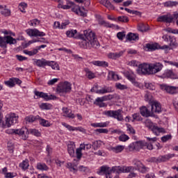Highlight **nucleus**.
Returning <instances> with one entry per match:
<instances>
[{
    "label": "nucleus",
    "instance_id": "6e6552de",
    "mask_svg": "<svg viewBox=\"0 0 178 178\" xmlns=\"http://www.w3.org/2000/svg\"><path fill=\"white\" fill-rule=\"evenodd\" d=\"M143 148H147V149H154V146L151 143H147L143 140H139L135 142V149L138 151V149H142Z\"/></svg>",
    "mask_w": 178,
    "mask_h": 178
},
{
    "label": "nucleus",
    "instance_id": "4be33fe9",
    "mask_svg": "<svg viewBox=\"0 0 178 178\" xmlns=\"http://www.w3.org/2000/svg\"><path fill=\"white\" fill-rule=\"evenodd\" d=\"M74 149H76V144H74V142H69L67 151L70 156H74Z\"/></svg>",
    "mask_w": 178,
    "mask_h": 178
},
{
    "label": "nucleus",
    "instance_id": "13d9d810",
    "mask_svg": "<svg viewBox=\"0 0 178 178\" xmlns=\"http://www.w3.org/2000/svg\"><path fill=\"white\" fill-rule=\"evenodd\" d=\"M172 138L171 135H166L163 137H161V140L163 143H166V141H169Z\"/></svg>",
    "mask_w": 178,
    "mask_h": 178
},
{
    "label": "nucleus",
    "instance_id": "20e7f679",
    "mask_svg": "<svg viewBox=\"0 0 178 178\" xmlns=\"http://www.w3.org/2000/svg\"><path fill=\"white\" fill-rule=\"evenodd\" d=\"M70 91H72V83L67 81L60 83L56 88L57 94H66Z\"/></svg>",
    "mask_w": 178,
    "mask_h": 178
},
{
    "label": "nucleus",
    "instance_id": "79ce46f5",
    "mask_svg": "<svg viewBox=\"0 0 178 178\" xmlns=\"http://www.w3.org/2000/svg\"><path fill=\"white\" fill-rule=\"evenodd\" d=\"M75 34H77V30H70L66 32L67 37L70 38L74 37Z\"/></svg>",
    "mask_w": 178,
    "mask_h": 178
},
{
    "label": "nucleus",
    "instance_id": "aec40b11",
    "mask_svg": "<svg viewBox=\"0 0 178 178\" xmlns=\"http://www.w3.org/2000/svg\"><path fill=\"white\" fill-rule=\"evenodd\" d=\"M34 65H36L38 67H44L47 66L48 60L42 58V59H35L34 60Z\"/></svg>",
    "mask_w": 178,
    "mask_h": 178
},
{
    "label": "nucleus",
    "instance_id": "c9c22d12",
    "mask_svg": "<svg viewBox=\"0 0 178 178\" xmlns=\"http://www.w3.org/2000/svg\"><path fill=\"white\" fill-rule=\"evenodd\" d=\"M110 170H111V173L112 172L122 173L123 172V168L120 166H115V167H113L112 169H110Z\"/></svg>",
    "mask_w": 178,
    "mask_h": 178
},
{
    "label": "nucleus",
    "instance_id": "c756f323",
    "mask_svg": "<svg viewBox=\"0 0 178 178\" xmlns=\"http://www.w3.org/2000/svg\"><path fill=\"white\" fill-rule=\"evenodd\" d=\"M47 66H50L54 70H59V64L55 61H47Z\"/></svg>",
    "mask_w": 178,
    "mask_h": 178
},
{
    "label": "nucleus",
    "instance_id": "49530a36",
    "mask_svg": "<svg viewBox=\"0 0 178 178\" xmlns=\"http://www.w3.org/2000/svg\"><path fill=\"white\" fill-rule=\"evenodd\" d=\"M40 21L38 19H34L30 21L29 24L33 27H37V26L40 25Z\"/></svg>",
    "mask_w": 178,
    "mask_h": 178
},
{
    "label": "nucleus",
    "instance_id": "0e129e2a",
    "mask_svg": "<svg viewBox=\"0 0 178 178\" xmlns=\"http://www.w3.org/2000/svg\"><path fill=\"white\" fill-rule=\"evenodd\" d=\"M126 37V33L124 32H119L117 33V38L118 40H123Z\"/></svg>",
    "mask_w": 178,
    "mask_h": 178
},
{
    "label": "nucleus",
    "instance_id": "4468645a",
    "mask_svg": "<svg viewBox=\"0 0 178 178\" xmlns=\"http://www.w3.org/2000/svg\"><path fill=\"white\" fill-rule=\"evenodd\" d=\"M151 104L152 113H161L162 112V108L159 102L153 101Z\"/></svg>",
    "mask_w": 178,
    "mask_h": 178
},
{
    "label": "nucleus",
    "instance_id": "f704fd0d",
    "mask_svg": "<svg viewBox=\"0 0 178 178\" xmlns=\"http://www.w3.org/2000/svg\"><path fill=\"white\" fill-rule=\"evenodd\" d=\"M24 54L29 55V56H34V55H37V54H38V50L36 49H34L31 51L24 50Z\"/></svg>",
    "mask_w": 178,
    "mask_h": 178
},
{
    "label": "nucleus",
    "instance_id": "f03ea898",
    "mask_svg": "<svg viewBox=\"0 0 178 178\" xmlns=\"http://www.w3.org/2000/svg\"><path fill=\"white\" fill-rule=\"evenodd\" d=\"M123 110L118 109L116 111H105V115L108 116V118H113V119H116L118 122H123Z\"/></svg>",
    "mask_w": 178,
    "mask_h": 178
},
{
    "label": "nucleus",
    "instance_id": "ea45409f",
    "mask_svg": "<svg viewBox=\"0 0 178 178\" xmlns=\"http://www.w3.org/2000/svg\"><path fill=\"white\" fill-rule=\"evenodd\" d=\"M39 122L41 126H43L44 127H50L51 126V123H49L48 120H46L44 119L40 120L39 118Z\"/></svg>",
    "mask_w": 178,
    "mask_h": 178
},
{
    "label": "nucleus",
    "instance_id": "f257e3e1",
    "mask_svg": "<svg viewBox=\"0 0 178 178\" xmlns=\"http://www.w3.org/2000/svg\"><path fill=\"white\" fill-rule=\"evenodd\" d=\"M79 38L82 40L79 42V47L83 48V49H87V48H99V42L95 35L94 32L91 30H86L83 31V34H79Z\"/></svg>",
    "mask_w": 178,
    "mask_h": 178
},
{
    "label": "nucleus",
    "instance_id": "bb28decb",
    "mask_svg": "<svg viewBox=\"0 0 178 178\" xmlns=\"http://www.w3.org/2000/svg\"><path fill=\"white\" fill-rule=\"evenodd\" d=\"M84 72L86 73V77L89 79V80H91L92 79L95 78V74L92 72L90 69L88 68H84Z\"/></svg>",
    "mask_w": 178,
    "mask_h": 178
},
{
    "label": "nucleus",
    "instance_id": "2f4dec72",
    "mask_svg": "<svg viewBox=\"0 0 178 178\" xmlns=\"http://www.w3.org/2000/svg\"><path fill=\"white\" fill-rule=\"evenodd\" d=\"M101 145H102V141L101 140H95L92 143V147L95 151H97L98 148H101Z\"/></svg>",
    "mask_w": 178,
    "mask_h": 178
},
{
    "label": "nucleus",
    "instance_id": "0eeeda50",
    "mask_svg": "<svg viewBox=\"0 0 178 178\" xmlns=\"http://www.w3.org/2000/svg\"><path fill=\"white\" fill-rule=\"evenodd\" d=\"M17 41L16 39L12 38V36H5L0 38V47L1 48H6V44H10L12 45L13 44H16Z\"/></svg>",
    "mask_w": 178,
    "mask_h": 178
},
{
    "label": "nucleus",
    "instance_id": "72a5a7b5",
    "mask_svg": "<svg viewBox=\"0 0 178 178\" xmlns=\"http://www.w3.org/2000/svg\"><path fill=\"white\" fill-rule=\"evenodd\" d=\"M40 117L38 115L36 116H29L25 118L26 122H28V123H33V122H35V120H39Z\"/></svg>",
    "mask_w": 178,
    "mask_h": 178
},
{
    "label": "nucleus",
    "instance_id": "3c124183",
    "mask_svg": "<svg viewBox=\"0 0 178 178\" xmlns=\"http://www.w3.org/2000/svg\"><path fill=\"white\" fill-rule=\"evenodd\" d=\"M67 168L68 169L70 170L71 172H74L76 170H77V165L72 163H67Z\"/></svg>",
    "mask_w": 178,
    "mask_h": 178
},
{
    "label": "nucleus",
    "instance_id": "69168bd1",
    "mask_svg": "<svg viewBox=\"0 0 178 178\" xmlns=\"http://www.w3.org/2000/svg\"><path fill=\"white\" fill-rule=\"evenodd\" d=\"M170 47H176L177 43L176 42V39L175 38L170 37Z\"/></svg>",
    "mask_w": 178,
    "mask_h": 178
},
{
    "label": "nucleus",
    "instance_id": "39448f33",
    "mask_svg": "<svg viewBox=\"0 0 178 178\" xmlns=\"http://www.w3.org/2000/svg\"><path fill=\"white\" fill-rule=\"evenodd\" d=\"M19 116L16 115V113H10L6 115V128L10 127V126L17 123Z\"/></svg>",
    "mask_w": 178,
    "mask_h": 178
},
{
    "label": "nucleus",
    "instance_id": "8fccbe9b",
    "mask_svg": "<svg viewBox=\"0 0 178 178\" xmlns=\"http://www.w3.org/2000/svg\"><path fill=\"white\" fill-rule=\"evenodd\" d=\"M74 6V3L68 2V3H67L66 5L63 4L60 8H61V9H70V8H72V6Z\"/></svg>",
    "mask_w": 178,
    "mask_h": 178
},
{
    "label": "nucleus",
    "instance_id": "864d4df0",
    "mask_svg": "<svg viewBox=\"0 0 178 178\" xmlns=\"http://www.w3.org/2000/svg\"><path fill=\"white\" fill-rule=\"evenodd\" d=\"M123 169V172L124 173H130V172H131V170H134V167L133 166H129V167H125V168H122Z\"/></svg>",
    "mask_w": 178,
    "mask_h": 178
},
{
    "label": "nucleus",
    "instance_id": "e433bc0d",
    "mask_svg": "<svg viewBox=\"0 0 178 178\" xmlns=\"http://www.w3.org/2000/svg\"><path fill=\"white\" fill-rule=\"evenodd\" d=\"M178 2L177 1H167L164 3V6L165 8H173V6H177Z\"/></svg>",
    "mask_w": 178,
    "mask_h": 178
},
{
    "label": "nucleus",
    "instance_id": "5701e85b",
    "mask_svg": "<svg viewBox=\"0 0 178 178\" xmlns=\"http://www.w3.org/2000/svg\"><path fill=\"white\" fill-rule=\"evenodd\" d=\"M140 115L145 118H149L151 116V111L148 110L146 106H142L140 109Z\"/></svg>",
    "mask_w": 178,
    "mask_h": 178
},
{
    "label": "nucleus",
    "instance_id": "f3484780",
    "mask_svg": "<svg viewBox=\"0 0 178 178\" xmlns=\"http://www.w3.org/2000/svg\"><path fill=\"white\" fill-rule=\"evenodd\" d=\"M124 74L125 77H127V79L134 84V86H136V87H138L139 84L138 82L136 81V78L134 77V73L127 71L124 73Z\"/></svg>",
    "mask_w": 178,
    "mask_h": 178
},
{
    "label": "nucleus",
    "instance_id": "2eb2a0df",
    "mask_svg": "<svg viewBox=\"0 0 178 178\" xmlns=\"http://www.w3.org/2000/svg\"><path fill=\"white\" fill-rule=\"evenodd\" d=\"M147 49L149 51H155L156 49H168L169 48V46L164 45L163 47H161L158 43L154 44H147L146 45Z\"/></svg>",
    "mask_w": 178,
    "mask_h": 178
},
{
    "label": "nucleus",
    "instance_id": "4c0bfd02",
    "mask_svg": "<svg viewBox=\"0 0 178 178\" xmlns=\"http://www.w3.org/2000/svg\"><path fill=\"white\" fill-rule=\"evenodd\" d=\"M108 79L110 80H119V75L116 74L114 72L111 71L108 73Z\"/></svg>",
    "mask_w": 178,
    "mask_h": 178
},
{
    "label": "nucleus",
    "instance_id": "423d86ee",
    "mask_svg": "<svg viewBox=\"0 0 178 178\" xmlns=\"http://www.w3.org/2000/svg\"><path fill=\"white\" fill-rule=\"evenodd\" d=\"M138 74H147L148 76L151 75V67L150 64L143 63L138 65V69L136 70Z\"/></svg>",
    "mask_w": 178,
    "mask_h": 178
},
{
    "label": "nucleus",
    "instance_id": "dca6fc26",
    "mask_svg": "<svg viewBox=\"0 0 178 178\" xmlns=\"http://www.w3.org/2000/svg\"><path fill=\"white\" fill-rule=\"evenodd\" d=\"M161 89L166 91L168 94H177L178 92V87L169 86L168 85H162Z\"/></svg>",
    "mask_w": 178,
    "mask_h": 178
},
{
    "label": "nucleus",
    "instance_id": "a211bd4d",
    "mask_svg": "<svg viewBox=\"0 0 178 178\" xmlns=\"http://www.w3.org/2000/svg\"><path fill=\"white\" fill-rule=\"evenodd\" d=\"M175 156V154H168L163 156H159L158 157V163H162V162H168L169 159Z\"/></svg>",
    "mask_w": 178,
    "mask_h": 178
},
{
    "label": "nucleus",
    "instance_id": "c03bdc74",
    "mask_svg": "<svg viewBox=\"0 0 178 178\" xmlns=\"http://www.w3.org/2000/svg\"><path fill=\"white\" fill-rule=\"evenodd\" d=\"M19 166L22 168V169H23L24 170H26V169L29 168V160H25L24 161H22V163H21L19 164Z\"/></svg>",
    "mask_w": 178,
    "mask_h": 178
},
{
    "label": "nucleus",
    "instance_id": "09e8293b",
    "mask_svg": "<svg viewBox=\"0 0 178 178\" xmlns=\"http://www.w3.org/2000/svg\"><path fill=\"white\" fill-rule=\"evenodd\" d=\"M132 117L133 122H134V120H136V122H141V120H143V118H141V115H140V114L138 113H135L132 115Z\"/></svg>",
    "mask_w": 178,
    "mask_h": 178
},
{
    "label": "nucleus",
    "instance_id": "bf43d9fd",
    "mask_svg": "<svg viewBox=\"0 0 178 178\" xmlns=\"http://www.w3.org/2000/svg\"><path fill=\"white\" fill-rule=\"evenodd\" d=\"M106 8H107V9H109V10H113V9H115V6H113V5H112V3H111V1H108V3H105L104 6Z\"/></svg>",
    "mask_w": 178,
    "mask_h": 178
},
{
    "label": "nucleus",
    "instance_id": "1a4fd4ad",
    "mask_svg": "<svg viewBox=\"0 0 178 178\" xmlns=\"http://www.w3.org/2000/svg\"><path fill=\"white\" fill-rule=\"evenodd\" d=\"M151 74H156L163 69V65L161 63H149Z\"/></svg>",
    "mask_w": 178,
    "mask_h": 178
},
{
    "label": "nucleus",
    "instance_id": "412c9836",
    "mask_svg": "<svg viewBox=\"0 0 178 178\" xmlns=\"http://www.w3.org/2000/svg\"><path fill=\"white\" fill-rule=\"evenodd\" d=\"M98 175H111V168L108 165H102L97 171Z\"/></svg>",
    "mask_w": 178,
    "mask_h": 178
},
{
    "label": "nucleus",
    "instance_id": "ddd939ff",
    "mask_svg": "<svg viewBox=\"0 0 178 178\" xmlns=\"http://www.w3.org/2000/svg\"><path fill=\"white\" fill-rule=\"evenodd\" d=\"M161 77V79H178L177 74H175L172 70H165Z\"/></svg>",
    "mask_w": 178,
    "mask_h": 178
},
{
    "label": "nucleus",
    "instance_id": "774afa93",
    "mask_svg": "<svg viewBox=\"0 0 178 178\" xmlns=\"http://www.w3.org/2000/svg\"><path fill=\"white\" fill-rule=\"evenodd\" d=\"M15 173L13 172H7V173H5V177L6 178H13L15 177Z\"/></svg>",
    "mask_w": 178,
    "mask_h": 178
},
{
    "label": "nucleus",
    "instance_id": "b1692460",
    "mask_svg": "<svg viewBox=\"0 0 178 178\" xmlns=\"http://www.w3.org/2000/svg\"><path fill=\"white\" fill-rule=\"evenodd\" d=\"M92 65L94 66H99L102 67H108V64L106 61H101V60H94L91 62Z\"/></svg>",
    "mask_w": 178,
    "mask_h": 178
},
{
    "label": "nucleus",
    "instance_id": "473e14b6",
    "mask_svg": "<svg viewBox=\"0 0 178 178\" xmlns=\"http://www.w3.org/2000/svg\"><path fill=\"white\" fill-rule=\"evenodd\" d=\"M123 149H124V146L123 145H118L111 148V151H113V152H115V154H119V152H122Z\"/></svg>",
    "mask_w": 178,
    "mask_h": 178
},
{
    "label": "nucleus",
    "instance_id": "a18cd8bd",
    "mask_svg": "<svg viewBox=\"0 0 178 178\" xmlns=\"http://www.w3.org/2000/svg\"><path fill=\"white\" fill-rule=\"evenodd\" d=\"M26 8H27V3L22 2L19 5V9L22 12V13H26Z\"/></svg>",
    "mask_w": 178,
    "mask_h": 178
},
{
    "label": "nucleus",
    "instance_id": "f8f14e48",
    "mask_svg": "<svg viewBox=\"0 0 178 178\" xmlns=\"http://www.w3.org/2000/svg\"><path fill=\"white\" fill-rule=\"evenodd\" d=\"M26 33L29 37H44L45 33L38 31V29H27Z\"/></svg>",
    "mask_w": 178,
    "mask_h": 178
},
{
    "label": "nucleus",
    "instance_id": "6e6d98bb",
    "mask_svg": "<svg viewBox=\"0 0 178 178\" xmlns=\"http://www.w3.org/2000/svg\"><path fill=\"white\" fill-rule=\"evenodd\" d=\"M72 12H74L76 15L79 14V12H80V7L79 6H72Z\"/></svg>",
    "mask_w": 178,
    "mask_h": 178
},
{
    "label": "nucleus",
    "instance_id": "e2e57ef3",
    "mask_svg": "<svg viewBox=\"0 0 178 178\" xmlns=\"http://www.w3.org/2000/svg\"><path fill=\"white\" fill-rule=\"evenodd\" d=\"M6 86H8V87H14L15 81L13 79H10L9 81H5Z\"/></svg>",
    "mask_w": 178,
    "mask_h": 178
},
{
    "label": "nucleus",
    "instance_id": "7ed1b4c3",
    "mask_svg": "<svg viewBox=\"0 0 178 178\" xmlns=\"http://www.w3.org/2000/svg\"><path fill=\"white\" fill-rule=\"evenodd\" d=\"M6 133L8 134H18V136L22 137L23 140H26L29 138V129L26 127L20 129H8Z\"/></svg>",
    "mask_w": 178,
    "mask_h": 178
},
{
    "label": "nucleus",
    "instance_id": "5fc2aeb1",
    "mask_svg": "<svg viewBox=\"0 0 178 178\" xmlns=\"http://www.w3.org/2000/svg\"><path fill=\"white\" fill-rule=\"evenodd\" d=\"M145 124L146 127H148V129H152V127H154V124L149 120H146L145 121Z\"/></svg>",
    "mask_w": 178,
    "mask_h": 178
},
{
    "label": "nucleus",
    "instance_id": "4d7b16f0",
    "mask_svg": "<svg viewBox=\"0 0 178 178\" xmlns=\"http://www.w3.org/2000/svg\"><path fill=\"white\" fill-rule=\"evenodd\" d=\"M1 15L6 17L10 16V10L4 8L3 10H1Z\"/></svg>",
    "mask_w": 178,
    "mask_h": 178
},
{
    "label": "nucleus",
    "instance_id": "680f3d73",
    "mask_svg": "<svg viewBox=\"0 0 178 178\" xmlns=\"http://www.w3.org/2000/svg\"><path fill=\"white\" fill-rule=\"evenodd\" d=\"M119 140L120 141H123V142L127 141V140H129V136L126 134H122L119 136Z\"/></svg>",
    "mask_w": 178,
    "mask_h": 178
},
{
    "label": "nucleus",
    "instance_id": "de8ad7c7",
    "mask_svg": "<svg viewBox=\"0 0 178 178\" xmlns=\"http://www.w3.org/2000/svg\"><path fill=\"white\" fill-rule=\"evenodd\" d=\"M63 126H64V127H66V129H67V130H69V131H76V127H72L70 124H67L65 122H62Z\"/></svg>",
    "mask_w": 178,
    "mask_h": 178
},
{
    "label": "nucleus",
    "instance_id": "393cba45",
    "mask_svg": "<svg viewBox=\"0 0 178 178\" xmlns=\"http://www.w3.org/2000/svg\"><path fill=\"white\" fill-rule=\"evenodd\" d=\"M138 35L133 33H129L127 35L128 41H138Z\"/></svg>",
    "mask_w": 178,
    "mask_h": 178
},
{
    "label": "nucleus",
    "instance_id": "6ab92c4d",
    "mask_svg": "<svg viewBox=\"0 0 178 178\" xmlns=\"http://www.w3.org/2000/svg\"><path fill=\"white\" fill-rule=\"evenodd\" d=\"M104 101H106V97H97L94 102L93 104L95 105H97V106H99V108H104L106 106V104L104 103Z\"/></svg>",
    "mask_w": 178,
    "mask_h": 178
},
{
    "label": "nucleus",
    "instance_id": "cd10ccee",
    "mask_svg": "<svg viewBox=\"0 0 178 178\" xmlns=\"http://www.w3.org/2000/svg\"><path fill=\"white\" fill-rule=\"evenodd\" d=\"M34 94L36 96V97H34L35 99H38V97L44 98V99L48 98V95L42 92L35 91Z\"/></svg>",
    "mask_w": 178,
    "mask_h": 178
},
{
    "label": "nucleus",
    "instance_id": "c85d7f7f",
    "mask_svg": "<svg viewBox=\"0 0 178 178\" xmlns=\"http://www.w3.org/2000/svg\"><path fill=\"white\" fill-rule=\"evenodd\" d=\"M36 168L38 170H41L42 172H44V170L47 171L49 169L48 165L44 163H38Z\"/></svg>",
    "mask_w": 178,
    "mask_h": 178
},
{
    "label": "nucleus",
    "instance_id": "37998d69",
    "mask_svg": "<svg viewBox=\"0 0 178 178\" xmlns=\"http://www.w3.org/2000/svg\"><path fill=\"white\" fill-rule=\"evenodd\" d=\"M92 127H106L108 124L106 122H99V123H92L91 124Z\"/></svg>",
    "mask_w": 178,
    "mask_h": 178
},
{
    "label": "nucleus",
    "instance_id": "9d476101",
    "mask_svg": "<svg viewBox=\"0 0 178 178\" xmlns=\"http://www.w3.org/2000/svg\"><path fill=\"white\" fill-rule=\"evenodd\" d=\"M133 163L134 166H136V170H138L140 173H147L148 172V168L144 165L141 161L134 160Z\"/></svg>",
    "mask_w": 178,
    "mask_h": 178
},
{
    "label": "nucleus",
    "instance_id": "a878e982",
    "mask_svg": "<svg viewBox=\"0 0 178 178\" xmlns=\"http://www.w3.org/2000/svg\"><path fill=\"white\" fill-rule=\"evenodd\" d=\"M152 131L156 136H159V133H165V129L159 128L157 126H153V127L152 128Z\"/></svg>",
    "mask_w": 178,
    "mask_h": 178
},
{
    "label": "nucleus",
    "instance_id": "052dcab7",
    "mask_svg": "<svg viewBox=\"0 0 178 178\" xmlns=\"http://www.w3.org/2000/svg\"><path fill=\"white\" fill-rule=\"evenodd\" d=\"M106 8H107V9H109V10H113V9H115V6H113V5H112V3H111V1H108V3H105L104 6Z\"/></svg>",
    "mask_w": 178,
    "mask_h": 178
},
{
    "label": "nucleus",
    "instance_id": "9b49d317",
    "mask_svg": "<svg viewBox=\"0 0 178 178\" xmlns=\"http://www.w3.org/2000/svg\"><path fill=\"white\" fill-rule=\"evenodd\" d=\"M173 15L168 13L167 15H161L157 18V22H163V23H172L173 22Z\"/></svg>",
    "mask_w": 178,
    "mask_h": 178
},
{
    "label": "nucleus",
    "instance_id": "a19ab883",
    "mask_svg": "<svg viewBox=\"0 0 178 178\" xmlns=\"http://www.w3.org/2000/svg\"><path fill=\"white\" fill-rule=\"evenodd\" d=\"M33 42H44L48 44V41H45V38H42L41 40H30L26 44V47H29L30 44H33Z\"/></svg>",
    "mask_w": 178,
    "mask_h": 178
},
{
    "label": "nucleus",
    "instance_id": "338daca9",
    "mask_svg": "<svg viewBox=\"0 0 178 178\" xmlns=\"http://www.w3.org/2000/svg\"><path fill=\"white\" fill-rule=\"evenodd\" d=\"M115 87L117 88H118V90H127V86L122 85L121 83H119L115 84Z\"/></svg>",
    "mask_w": 178,
    "mask_h": 178
},
{
    "label": "nucleus",
    "instance_id": "7c9ffc66",
    "mask_svg": "<svg viewBox=\"0 0 178 178\" xmlns=\"http://www.w3.org/2000/svg\"><path fill=\"white\" fill-rule=\"evenodd\" d=\"M32 134V136H35V137H41V132L35 129H30L28 130V136L29 134Z\"/></svg>",
    "mask_w": 178,
    "mask_h": 178
},
{
    "label": "nucleus",
    "instance_id": "58836bf2",
    "mask_svg": "<svg viewBox=\"0 0 178 178\" xmlns=\"http://www.w3.org/2000/svg\"><path fill=\"white\" fill-rule=\"evenodd\" d=\"M41 109H46L47 111H49V109H52V104L43 103L40 106Z\"/></svg>",
    "mask_w": 178,
    "mask_h": 178
},
{
    "label": "nucleus",
    "instance_id": "603ef678",
    "mask_svg": "<svg viewBox=\"0 0 178 178\" xmlns=\"http://www.w3.org/2000/svg\"><path fill=\"white\" fill-rule=\"evenodd\" d=\"M118 22H122V23H127L129 22V17L127 16H120L118 17Z\"/></svg>",
    "mask_w": 178,
    "mask_h": 178
}]
</instances>
